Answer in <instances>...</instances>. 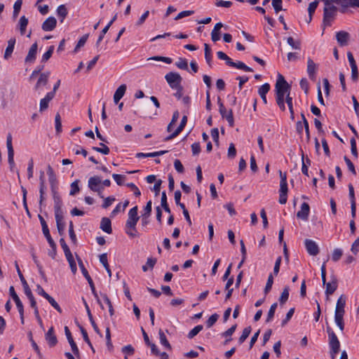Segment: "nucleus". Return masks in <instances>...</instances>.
I'll use <instances>...</instances> for the list:
<instances>
[{
    "label": "nucleus",
    "instance_id": "nucleus-1",
    "mask_svg": "<svg viewBox=\"0 0 359 359\" xmlns=\"http://www.w3.org/2000/svg\"><path fill=\"white\" fill-rule=\"evenodd\" d=\"M291 86L283 75L279 74L275 86L276 101L282 111L285 110V97L290 94Z\"/></svg>",
    "mask_w": 359,
    "mask_h": 359
},
{
    "label": "nucleus",
    "instance_id": "nucleus-2",
    "mask_svg": "<svg viewBox=\"0 0 359 359\" xmlns=\"http://www.w3.org/2000/svg\"><path fill=\"white\" fill-rule=\"evenodd\" d=\"M329 335V345L330 346V356L332 359H335L336 354L339 351L340 343L337 335L330 329L327 328Z\"/></svg>",
    "mask_w": 359,
    "mask_h": 359
},
{
    "label": "nucleus",
    "instance_id": "nucleus-3",
    "mask_svg": "<svg viewBox=\"0 0 359 359\" xmlns=\"http://www.w3.org/2000/svg\"><path fill=\"white\" fill-rule=\"evenodd\" d=\"M333 3L325 4L324 6L323 24L325 26H330L331 21L334 19L337 8L332 4Z\"/></svg>",
    "mask_w": 359,
    "mask_h": 359
},
{
    "label": "nucleus",
    "instance_id": "nucleus-4",
    "mask_svg": "<svg viewBox=\"0 0 359 359\" xmlns=\"http://www.w3.org/2000/svg\"><path fill=\"white\" fill-rule=\"evenodd\" d=\"M137 206L131 208L128 212V218L126 224V228L136 231V224L140 219L137 215Z\"/></svg>",
    "mask_w": 359,
    "mask_h": 359
},
{
    "label": "nucleus",
    "instance_id": "nucleus-5",
    "mask_svg": "<svg viewBox=\"0 0 359 359\" xmlns=\"http://www.w3.org/2000/svg\"><path fill=\"white\" fill-rule=\"evenodd\" d=\"M165 79L171 88L181 86L182 79L178 73L169 72L165 76Z\"/></svg>",
    "mask_w": 359,
    "mask_h": 359
},
{
    "label": "nucleus",
    "instance_id": "nucleus-6",
    "mask_svg": "<svg viewBox=\"0 0 359 359\" xmlns=\"http://www.w3.org/2000/svg\"><path fill=\"white\" fill-rule=\"evenodd\" d=\"M218 104L219 107V111L222 117L223 118H226L229 126L231 127H233L234 124V119L233 116L232 110L231 109L229 111H226V108L224 107L223 103L221 101L220 97H218Z\"/></svg>",
    "mask_w": 359,
    "mask_h": 359
},
{
    "label": "nucleus",
    "instance_id": "nucleus-7",
    "mask_svg": "<svg viewBox=\"0 0 359 359\" xmlns=\"http://www.w3.org/2000/svg\"><path fill=\"white\" fill-rule=\"evenodd\" d=\"M78 259H79V266L81 267V272H82V273H83V276H84V277L86 278V280H88V283H89V285H90V289H91V290H92L93 294H94V296H95V297L97 298V302H98L100 304H101L100 301V299H98L97 294V292H96V291H95V285H94V283H93V281L92 278H90V275H89L88 272V271H87V270H86V269L85 268V266H84V265H83V264L82 261H81L79 258H78ZM100 306H101V307H102V308H103L102 305H100Z\"/></svg>",
    "mask_w": 359,
    "mask_h": 359
},
{
    "label": "nucleus",
    "instance_id": "nucleus-8",
    "mask_svg": "<svg viewBox=\"0 0 359 359\" xmlns=\"http://www.w3.org/2000/svg\"><path fill=\"white\" fill-rule=\"evenodd\" d=\"M6 147L8 149V161L11 168L15 166L14 162V150L12 144V136L9 133L6 137Z\"/></svg>",
    "mask_w": 359,
    "mask_h": 359
},
{
    "label": "nucleus",
    "instance_id": "nucleus-9",
    "mask_svg": "<svg viewBox=\"0 0 359 359\" xmlns=\"http://www.w3.org/2000/svg\"><path fill=\"white\" fill-rule=\"evenodd\" d=\"M336 39L339 45L341 47L348 45L351 36L350 34L346 31H339L336 33Z\"/></svg>",
    "mask_w": 359,
    "mask_h": 359
},
{
    "label": "nucleus",
    "instance_id": "nucleus-10",
    "mask_svg": "<svg viewBox=\"0 0 359 359\" xmlns=\"http://www.w3.org/2000/svg\"><path fill=\"white\" fill-rule=\"evenodd\" d=\"M310 212L309 205L304 202L302 204L300 210L297 213V217L303 221H307Z\"/></svg>",
    "mask_w": 359,
    "mask_h": 359
},
{
    "label": "nucleus",
    "instance_id": "nucleus-11",
    "mask_svg": "<svg viewBox=\"0 0 359 359\" xmlns=\"http://www.w3.org/2000/svg\"><path fill=\"white\" fill-rule=\"evenodd\" d=\"M340 3L344 4L343 7H339V11L341 13H346L348 11L349 7H358L359 8V0H342Z\"/></svg>",
    "mask_w": 359,
    "mask_h": 359
},
{
    "label": "nucleus",
    "instance_id": "nucleus-12",
    "mask_svg": "<svg viewBox=\"0 0 359 359\" xmlns=\"http://www.w3.org/2000/svg\"><path fill=\"white\" fill-rule=\"evenodd\" d=\"M45 339L50 347H54L57 344V339L54 332L53 327H50L46 334Z\"/></svg>",
    "mask_w": 359,
    "mask_h": 359
},
{
    "label": "nucleus",
    "instance_id": "nucleus-13",
    "mask_svg": "<svg viewBox=\"0 0 359 359\" xmlns=\"http://www.w3.org/2000/svg\"><path fill=\"white\" fill-rule=\"evenodd\" d=\"M56 25V19L54 17H49L43 22L41 28L45 32H50L55 28Z\"/></svg>",
    "mask_w": 359,
    "mask_h": 359
},
{
    "label": "nucleus",
    "instance_id": "nucleus-14",
    "mask_svg": "<svg viewBox=\"0 0 359 359\" xmlns=\"http://www.w3.org/2000/svg\"><path fill=\"white\" fill-rule=\"evenodd\" d=\"M287 191L288 189L287 182H280V195L278 201L280 204L286 203Z\"/></svg>",
    "mask_w": 359,
    "mask_h": 359
},
{
    "label": "nucleus",
    "instance_id": "nucleus-15",
    "mask_svg": "<svg viewBox=\"0 0 359 359\" xmlns=\"http://www.w3.org/2000/svg\"><path fill=\"white\" fill-rule=\"evenodd\" d=\"M102 180L101 178L98 176H93L89 178L88 186L89 189L93 191H97L98 187L101 186Z\"/></svg>",
    "mask_w": 359,
    "mask_h": 359
},
{
    "label": "nucleus",
    "instance_id": "nucleus-16",
    "mask_svg": "<svg viewBox=\"0 0 359 359\" xmlns=\"http://www.w3.org/2000/svg\"><path fill=\"white\" fill-rule=\"evenodd\" d=\"M49 74V72L42 73L40 74L34 87L36 90H39L42 86H45L48 83Z\"/></svg>",
    "mask_w": 359,
    "mask_h": 359
},
{
    "label": "nucleus",
    "instance_id": "nucleus-17",
    "mask_svg": "<svg viewBox=\"0 0 359 359\" xmlns=\"http://www.w3.org/2000/svg\"><path fill=\"white\" fill-rule=\"evenodd\" d=\"M38 45L37 43H34L30 47L28 54L25 57L26 62H33L36 59Z\"/></svg>",
    "mask_w": 359,
    "mask_h": 359
},
{
    "label": "nucleus",
    "instance_id": "nucleus-18",
    "mask_svg": "<svg viewBox=\"0 0 359 359\" xmlns=\"http://www.w3.org/2000/svg\"><path fill=\"white\" fill-rule=\"evenodd\" d=\"M126 85L122 84L115 91L114 95V101L116 104H117L119 100L123 97L126 91Z\"/></svg>",
    "mask_w": 359,
    "mask_h": 359
},
{
    "label": "nucleus",
    "instance_id": "nucleus-19",
    "mask_svg": "<svg viewBox=\"0 0 359 359\" xmlns=\"http://www.w3.org/2000/svg\"><path fill=\"white\" fill-rule=\"evenodd\" d=\"M100 229L107 233H111L112 229L111 220L107 217H103L100 222Z\"/></svg>",
    "mask_w": 359,
    "mask_h": 359
},
{
    "label": "nucleus",
    "instance_id": "nucleus-20",
    "mask_svg": "<svg viewBox=\"0 0 359 359\" xmlns=\"http://www.w3.org/2000/svg\"><path fill=\"white\" fill-rule=\"evenodd\" d=\"M269 90H270V85L267 83L261 86L258 90V93L260 95V97L264 104L267 103L266 95L268 93Z\"/></svg>",
    "mask_w": 359,
    "mask_h": 359
},
{
    "label": "nucleus",
    "instance_id": "nucleus-21",
    "mask_svg": "<svg viewBox=\"0 0 359 359\" xmlns=\"http://www.w3.org/2000/svg\"><path fill=\"white\" fill-rule=\"evenodd\" d=\"M15 44V38H11L8 41V46L6 48V50L4 53V58L5 59H8L11 56V55L13 52V50H14Z\"/></svg>",
    "mask_w": 359,
    "mask_h": 359
},
{
    "label": "nucleus",
    "instance_id": "nucleus-22",
    "mask_svg": "<svg viewBox=\"0 0 359 359\" xmlns=\"http://www.w3.org/2000/svg\"><path fill=\"white\" fill-rule=\"evenodd\" d=\"M55 217L58 233L60 236H62L63 235L65 229V224L63 222V215H55Z\"/></svg>",
    "mask_w": 359,
    "mask_h": 359
},
{
    "label": "nucleus",
    "instance_id": "nucleus-23",
    "mask_svg": "<svg viewBox=\"0 0 359 359\" xmlns=\"http://www.w3.org/2000/svg\"><path fill=\"white\" fill-rule=\"evenodd\" d=\"M53 93H47L46 97L41 100L39 111H43L48 107L49 102L53 98Z\"/></svg>",
    "mask_w": 359,
    "mask_h": 359
},
{
    "label": "nucleus",
    "instance_id": "nucleus-24",
    "mask_svg": "<svg viewBox=\"0 0 359 359\" xmlns=\"http://www.w3.org/2000/svg\"><path fill=\"white\" fill-rule=\"evenodd\" d=\"M326 285L325 292L327 295L332 294L337 288V280L336 278H332L331 281L325 284Z\"/></svg>",
    "mask_w": 359,
    "mask_h": 359
},
{
    "label": "nucleus",
    "instance_id": "nucleus-25",
    "mask_svg": "<svg viewBox=\"0 0 359 359\" xmlns=\"http://www.w3.org/2000/svg\"><path fill=\"white\" fill-rule=\"evenodd\" d=\"M344 313H334V321L337 325L339 327L341 332H342L344 329Z\"/></svg>",
    "mask_w": 359,
    "mask_h": 359
},
{
    "label": "nucleus",
    "instance_id": "nucleus-26",
    "mask_svg": "<svg viewBox=\"0 0 359 359\" xmlns=\"http://www.w3.org/2000/svg\"><path fill=\"white\" fill-rule=\"evenodd\" d=\"M346 304V298L341 295L337 300L334 313H344V306Z\"/></svg>",
    "mask_w": 359,
    "mask_h": 359
},
{
    "label": "nucleus",
    "instance_id": "nucleus-27",
    "mask_svg": "<svg viewBox=\"0 0 359 359\" xmlns=\"http://www.w3.org/2000/svg\"><path fill=\"white\" fill-rule=\"evenodd\" d=\"M86 312L88 313V318H89V320L94 329V330L95 331L96 333H97L98 334H100L101 337H102V334L100 332V330H99L97 324L95 323L93 318V316H92V313L90 312V310L89 309V306L88 305V304H86Z\"/></svg>",
    "mask_w": 359,
    "mask_h": 359
},
{
    "label": "nucleus",
    "instance_id": "nucleus-28",
    "mask_svg": "<svg viewBox=\"0 0 359 359\" xmlns=\"http://www.w3.org/2000/svg\"><path fill=\"white\" fill-rule=\"evenodd\" d=\"M54 211L55 215H63V212L62 210V201L60 197L54 196Z\"/></svg>",
    "mask_w": 359,
    "mask_h": 359
},
{
    "label": "nucleus",
    "instance_id": "nucleus-29",
    "mask_svg": "<svg viewBox=\"0 0 359 359\" xmlns=\"http://www.w3.org/2000/svg\"><path fill=\"white\" fill-rule=\"evenodd\" d=\"M100 262L102 264L103 266L106 269L109 276L111 277V271L108 264L107 253H103L100 255Z\"/></svg>",
    "mask_w": 359,
    "mask_h": 359
},
{
    "label": "nucleus",
    "instance_id": "nucleus-30",
    "mask_svg": "<svg viewBox=\"0 0 359 359\" xmlns=\"http://www.w3.org/2000/svg\"><path fill=\"white\" fill-rule=\"evenodd\" d=\"M205 59L209 67H212V51L208 43L204 44Z\"/></svg>",
    "mask_w": 359,
    "mask_h": 359
},
{
    "label": "nucleus",
    "instance_id": "nucleus-31",
    "mask_svg": "<svg viewBox=\"0 0 359 359\" xmlns=\"http://www.w3.org/2000/svg\"><path fill=\"white\" fill-rule=\"evenodd\" d=\"M47 174L48 175V180H49L50 186H51L52 189H53V187H54L55 184L56 183V176L54 173L53 169L52 168V167L50 165L48 166Z\"/></svg>",
    "mask_w": 359,
    "mask_h": 359
},
{
    "label": "nucleus",
    "instance_id": "nucleus-32",
    "mask_svg": "<svg viewBox=\"0 0 359 359\" xmlns=\"http://www.w3.org/2000/svg\"><path fill=\"white\" fill-rule=\"evenodd\" d=\"M231 63V67H236L237 69H243L245 72H252V69L247 66L243 62L238 61L236 62H232Z\"/></svg>",
    "mask_w": 359,
    "mask_h": 359
},
{
    "label": "nucleus",
    "instance_id": "nucleus-33",
    "mask_svg": "<svg viewBox=\"0 0 359 359\" xmlns=\"http://www.w3.org/2000/svg\"><path fill=\"white\" fill-rule=\"evenodd\" d=\"M44 236L46 238L48 243H49L50 248L53 249V254L49 253V256H50L53 259L55 258L56 255V244L53 240L50 233L48 234L44 235Z\"/></svg>",
    "mask_w": 359,
    "mask_h": 359
},
{
    "label": "nucleus",
    "instance_id": "nucleus-34",
    "mask_svg": "<svg viewBox=\"0 0 359 359\" xmlns=\"http://www.w3.org/2000/svg\"><path fill=\"white\" fill-rule=\"evenodd\" d=\"M20 31L21 35H24L25 33L26 27L28 25V19L25 16H22L19 20Z\"/></svg>",
    "mask_w": 359,
    "mask_h": 359
},
{
    "label": "nucleus",
    "instance_id": "nucleus-35",
    "mask_svg": "<svg viewBox=\"0 0 359 359\" xmlns=\"http://www.w3.org/2000/svg\"><path fill=\"white\" fill-rule=\"evenodd\" d=\"M311 165V160L309 158H304V154L302 155V172L304 175L309 176L308 167Z\"/></svg>",
    "mask_w": 359,
    "mask_h": 359
},
{
    "label": "nucleus",
    "instance_id": "nucleus-36",
    "mask_svg": "<svg viewBox=\"0 0 359 359\" xmlns=\"http://www.w3.org/2000/svg\"><path fill=\"white\" fill-rule=\"evenodd\" d=\"M100 147H93L92 149L104 155H107L109 154V148L107 145L102 142L100 143Z\"/></svg>",
    "mask_w": 359,
    "mask_h": 359
},
{
    "label": "nucleus",
    "instance_id": "nucleus-37",
    "mask_svg": "<svg viewBox=\"0 0 359 359\" xmlns=\"http://www.w3.org/2000/svg\"><path fill=\"white\" fill-rule=\"evenodd\" d=\"M65 257L69 262V266H70V269H71L72 273L74 274L76 273L77 268H76V264L72 254L69 253L68 255H66Z\"/></svg>",
    "mask_w": 359,
    "mask_h": 359
},
{
    "label": "nucleus",
    "instance_id": "nucleus-38",
    "mask_svg": "<svg viewBox=\"0 0 359 359\" xmlns=\"http://www.w3.org/2000/svg\"><path fill=\"white\" fill-rule=\"evenodd\" d=\"M158 334L161 344L168 349H171V346L162 330H159Z\"/></svg>",
    "mask_w": 359,
    "mask_h": 359
},
{
    "label": "nucleus",
    "instance_id": "nucleus-39",
    "mask_svg": "<svg viewBox=\"0 0 359 359\" xmlns=\"http://www.w3.org/2000/svg\"><path fill=\"white\" fill-rule=\"evenodd\" d=\"M304 243L307 252L311 255H314V241L310 239H306Z\"/></svg>",
    "mask_w": 359,
    "mask_h": 359
},
{
    "label": "nucleus",
    "instance_id": "nucleus-40",
    "mask_svg": "<svg viewBox=\"0 0 359 359\" xmlns=\"http://www.w3.org/2000/svg\"><path fill=\"white\" fill-rule=\"evenodd\" d=\"M156 263V259L152 257L148 258L146 264L142 266L143 271L146 272L149 268L152 269Z\"/></svg>",
    "mask_w": 359,
    "mask_h": 359
},
{
    "label": "nucleus",
    "instance_id": "nucleus-41",
    "mask_svg": "<svg viewBox=\"0 0 359 359\" xmlns=\"http://www.w3.org/2000/svg\"><path fill=\"white\" fill-rule=\"evenodd\" d=\"M184 126L182 124H180V126L177 127V128L169 136L166 137L165 138V141H169L177 137L184 128Z\"/></svg>",
    "mask_w": 359,
    "mask_h": 359
},
{
    "label": "nucleus",
    "instance_id": "nucleus-42",
    "mask_svg": "<svg viewBox=\"0 0 359 359\" xmlns=\"http://www.w3.org/2000/svg\"><path fill=\"white\" fill-rule=\"evenodd\" d=\"M251 332V327H246L243 329L241 336L239 337L238 341L240 344H242L245 341V340L249 337Z\"/></svg>",
    "mask_w": 359,
    "mask_h": 359
},
{
    "label": "nucleus",
    "instance_id": "nucleus-43",
    "mask_svg": "<svg viewBox=\"0 0 359 359\" xmlns=\"http://www.w3.org/2000/svg\"><path fill=\"white\" fill-rule=\"evenodd\" d=\"M22 4V0H17L13 5V18H17L19 15L20 11L21 9V6Z\"/></svg>",
    "mask_w": 359,
    "mask_h": 359
},
{
    "label": "nucleus",
    "instance_id": "nucleus-44",
    "mask_svg": "<svg viewBox=\"0 0 359 359\" xmlns=\"http://www.w3.org/2000/svg\"><path fill=\"white\" fill-rule=\"evenodd\" d=\"M307 72L311 80L314 78V65L312 59L309 58L307 65Z\"/></svg>",
    "mask_w": 359,
    "mask_h": 359
},
{
    "label": "nucleus",
    "instance_id": "nucleus-45",
    "mask_svg": "<svg viewBox=\"0 0 359 359\" xmlns=\"http://www.w3.org/2000/svg\"><path fill=\"white\" fill-rule=\"evenodd\" d=\"M175 65L180 69L188 70V62L184 58H179L175 62Z\"/></svg>",
    "mask_w": 359,
    "mask_h": 359
},
{
    "label": "nucleus",
    "instance_id": "nucleus-46",
    "mask_svg": "<svg viewBox=\"0 0 359 359\" xmlns=\"http://www.w3.org/2000/svg\"><path fill=\"white\" fill-rule=\"evenodd\" d=\"M288 297H289V287H285V288L283 289V290L280 294V297L279 298L280 303L281 304H285L287 301Z\"/></svg>",
    "mask_w": 359,
    "mask_h": 359
},
{
    "label": "nucleus",
    "instance_id": "nucleus-47",
    "mask_svg": "<svg viewBox=\"0 0 359 359\" xmlns=\"http://www.w3.org/2000/svg\"><path fill=\"white\" fill-rule=\"evenodd\" d=\"M39 181H40V189H39L40 195H44L45 190L46 188V185H45L44 172L43 171H41L40 172Z\"/></svg>",
    "mask_w": 359,
    "mask_h": 359
},
{
    "label": "nucleus",
    "instance_id": "nucleus-48",
    "mask_svg": "<svg viewBox=\"0 0 359 359\" xmlns=\"http://www.w3.org/2000/svg\"><path fill=\"white\" fill-rule=\"evenodd\" d=\"M179 116H180V114L177 111H175L173 113L171 121L170 122V123L168 124V126L167 127V130L168 132H170L172 130L173 126L175 124L177 119L179 118Z\"/></svg>",
    "mask_w": 359,
    "mask_h": 359
},
{
    "label": "nucleus",
    "instance_id": "nucleus-49",
    "mask_svg": "<svg viewBox=\"0 0 359 359\" xmlns=\"http://www.w3.org/2000/svg\"><path fill=\"white\" fill-rule=\"evenodd\" d=\"M285 102L287 104V107L289 108L290 112V116L292 119H294V110H293V106H292V98L290 97V94H287L285 97Z\"/></svg>",
    "mask_w": 359,
    "mask_h": 359
},
{
    "label": "nucleus",
    "instance_id": "nucleus-50",
    "mask_svg": "<svg viewBox=\"0 0 359 359\" xmlns=\"http://www.w3.org/2000/svg\"><path fill=\"white\" fill-rule=\"evenodd\" d=\"M32 258H33V260H34V263L36 264V266L38 268L39 272L41 278L43 280H46V276L45 275L44 271H43L42 266L41 265V264L39 263V260L37 259V257L33 254L32 255Z\"/></svg>",
    "mask_w": 359,
    "mask_h": 359
},
{
    "label": "nucleus",
    "instance_id": "nucleus-51",
    "mask_svg": "<svg viewBox=\"0 0 359 359\" xmlns=\"http://www.w3.org/2000/svg\"><path fill=\"white\" fill-rule=\"evenodd\" d=\"M276 308H277V303H273L271 306V307L269 309V311L268 312L266 320V323H269V322H270L272 320V318L274 316Z\"/></svg>",
    "mask_w": 359,
    "mask_h": 359
},
{
    "label": "nucleus",
    "instance_id": "nucleus-52",
    "mask_svg": "<svg viewBox=\"0 0 359 359\" xmlns=\"http://www.w3.org/2000/svg\"><path fill=\"white\" fill-rule=\"evenodd\" d=\"M287 43L295 50H300L301 44L299 41H294L292 37H288L287 39Z\"/></svg>",
    "mask_w": 359,
    "mask_h": 359
},
{
    "label": "nucleus",
    "instance_id": "nucleus-53",
    "mask_svg": "<svg viewBox=\"0 0 359 359\" xmlns=\"http://www.w3.org/2000/svg\"><path fill=\"white\" fill-rule=\"evenodd\" d=\"M203 327L201 325H198L194 327L188 334V337L189 339L194 338L196 335H197L202 330Z\"/></svg>",
    "mask_w": 359,
    "mask_h": 359
},
{
    "label": "nucleus",
    "instance_id": "nucleus-54",
    "mask_svg": "<svg viewBox=\"0 0 359 359\" xmlns=\"http://www.w3.org/2000/svg\"><path fill=\"white\" fill-rule=\"evenodd\" d=\"M46 299L50 303V304L56 309L59 313H62V309L57 302L50 296L46 297Z\"/></svg>",
    "mask_w": 359,
    "mask_h": 359
},
{
    "label": "nucleus",
    "instance_id": "nucleus-55",
    "mask_svg": "<svg viewBox=\"0 0 359 359\" xmlns=\"http://www.w3.org/2000/svg\"><path fill=\"white\" fill-rule=\"evenodd\" d=\"M217 55L219 59L225 60L226 65L231 67V63L230 62H232L233 61L231 60V59L226 53H224L222 51H218L217 53Z\"/></svg>",
    "mask_w": 359,
    "mask_h": 359
},
{
    "label": "nucleus",
    "instance_id": "nucleus-56",
    "mask_svg": "<svg viewBox=\"0 0 359 359\" xmlns=\"http://www.w3.org/2000/svg\"><path fill=\"white\" fill-rule=\"evenodd\" d=\"M88 34H86V35H83L78 41L75 48H74V52L76 53L81 47H83L87 39H88Z\"/></svg>",
    "mask_w": 359,
    "mask_h": 359
},
{
    "label": "nucleus",
    "instance_id": "nucleus-57",
    "mask_svg": "<svg viewBox=\"0 0 359 359\" xmlns=\"http://www.w3.org/2000/svg\"><path fill=\"white\" fill-rule=\"evenodd\" d=\"M54 49H55V47L54 46H50L48 50L42 56V62H46L47 60H48L50 57L52 56L53 55V53L54 51Z\"/></svg>",
    "mask_w": 359,
    "mask_h": 359
},
{
    "label": "nucleus",
    "instance_id": "nucleus-58",
    "mask_svg": "<svg viewBox=\"0 0 359 359\" xmlns=\"http://www.w3.org/2000/svg\"><path fill=\"white\" fill-rule=\"evenodd\" d=\"M233 3L230 1L216 0L215 5L217 7L230 8Z\"/></svg>",
    "mask_w": 359,
    "mask_h": 359
},
{
    "label": "nucleus",
    "instance_id": "nucleus-59",
    "mask_svg": "<svg viewBox=\"0 0 359 359\" xmlns=\"http://www.w3.org/2000/svg\"><path fill=\"white\" fill-rule=\"evenodd\" d=\"M342 250L339 248H335L332 254V259L334 262H337L340 259L342 256Z\"/></svg>",
    "mask_w": 359,
    "mask_h": 359
},
{
    "label": "nucleus",
    "instance_id": "nucleus-60",
    "mask_svg": "<svg viewBox=\"0 0 359 359\" xmlns=\"http://www.w3.org/2000/svg\"><path fill=\"white\" fill-rule=\"evenodd\" d=\"M151 205H152L151 201H149L147 203V205L144 208V213L142 215V217L148 218L149 217L151 212Z\"/></svg>",
    "mask_w": 359,
    "mask_h": 359
},
{
    "label": "nucleus",
    "instance_id": "nucleus-61",
    "mask_svg": "<svg viewBox=\"0 0 359 359\" xmlns=\"http://www.w3.org/2000/svg\"><path fill=\"white\" fill-rule=\"evenodd\" d=\"M38 217L39 219V221H40L41 226H42V231H43V235L49 233L50 231H49L48 225H47L45 219H43V217L41 215H39Z\"/></svg>",
    "mask_w": 359,
    "mask_h": 359
},
{
    "label": "nucleus",
    "instance_id": "nucleus-62",
    "mask_svg": "<svg viewBox=\"0 0 359 359\" xmlns=\"http://www.w3.org/2000/svg\"><path fill=\"white\" fill-rule=\"evenodd\" d=\"M219 315L217 313L212 314L206 321V325L208 327H211L217 320Z\"/></svg>",
    "mask_w": 359,
    "mask_h": 359
},
{
    "label": "nucleus",
    "instance_id": "nucleus-63",
    "mask_svg": "<svg viewBox=\"0 0 359 359\" xmlns=\"http://www.w3.org/2000/svg\"><path fill=\"white\" fill-rule=\"evenodd\" d=\"M78 183H79V180H76L71 184V190L69 192V194L71 196H74L79 191L80 189H79Z\"/></svg>",
    "mask_w": 359,
    "mask_h": 359
},
{
    "label": "nucleus",
    "instance_id": "nucleus-64",
    "mask_svg": "<svg viewBox=\"0 0 359 359\" xmlns=\"http://www.w3.org/2000/svg\"><path fill=\"white\" fill-rule=\"evenodd\" d=\"M57 13L59 16L62 17V19L67 15V10L65 5H60L57 8Z\"/></svg>",
    "mask_w": 359,
    "mask_h": 359
}]
</instances>
